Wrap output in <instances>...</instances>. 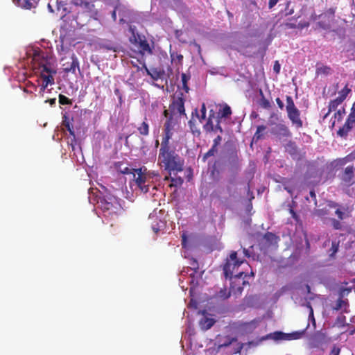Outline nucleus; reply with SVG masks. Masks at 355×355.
Returning <instances> with one entry per match:
<instances>
[{
	"label": "nucleus",
	"instance_id": "35",
	"mask_svg": "<svg viewBox=\"0 0 355 355\" xmlns=\"http://www.w3.org/2000/svg\"><path fill=\"white\" fill-rule=\"evenodd\" d=\"M17 4L25 9H31L33 7L32 0H17Z\"/></svg>",
	"mask_w": 355,
	"mask_h": 355
},
{
	"label": "nucleus",
	"instance_id": "20",
	"mask_svg": "<svg viewBox=\"0 0 355 355\" xmlns=\"http://www.w3.org/2000/svg\"><path fill=\"white\" fill-rule=\"evenodd\" d=\"M237 341L236 337H231L230 336H227L224 337L223 339H220L218 340V348L226 347L230 346L232 343Z\"/></svg>",
	"mask_w": 355,
	"mask_h": 355
},
{
	"label": "nucleus",
	"instance_id": "14",
	"mask_svg": "<svg viewBox=\"0 0 355 355\" xmlns=\"http://www.w3.org/2000/svg\"><path fill=\"white\" fill-rule=\"evenodd\" d=\"M62 65L64 67L63 70L66 73L71 72L75 74L76 68L79 69V62L74 54L70 58V61L63 63Z\"/></svg>",
	"mask_w": 355,
	"mask_h": 355
},
{
	"label": "nucleus",
	"instance_id": "61",
	"mask_svg": "<svg viewBox=\"0 0 355 355\" xmlns=\"http://www.w3.org/2000/svg\"><path fill=\"white\" fill-rule=\"evenodd\" d=\"M285 26L287 28H297V24H295L294 23H286L285 24Z\"/></svg>",
	"mask_w": 355,
	"mask_h": 355
},
{
	"label": "nucleus",
	"instance_id": "37",
	"mask_svg": "<svg viewBox=\"0 0 355 355\" xmlns=\"http://www.w3.org/2000/svg\"><path fill=\"white\" fill-rule=\"evenodd\" d=\"M141 64H142V67L146 69V71L147 73H148V75H150V76L152 77V78H153V79H154V80H157V79L160 77V76H159V72H158V71H156V70H155V71H153V73H151L150 72V71L148 70V69L147 68V67H146V64H145V62H141Z\"/></svg>",
	"mask_w": 355,
	"mask_h": 355
},
{
	"label": "nucleus",
	"instance_id": "38",
	"mask_svg": "<svg viewBox=\"0 0 355 355\" xmlns=\"http://www.w3.org/2000/svg\"><path fill=\"white\" fill-rule=\"evenodd\" d=\"M345 114V109L344 107L338 110L337 112L334 113V118L337 119L338 122L343 120L344 115Z\"/></svg>",
	"mask_w": 355,
	"mask_h": 355
},
{
	"label": "nucleus",
	"instance_id": "24",
	"mask_svg": "<svg viewBox=\"0 0 355 355\" xmlns=\"http://www.w3.org/2000/svg\"><path fill=\"white\" fill-rule=\"evenodd\" d=\"M72 2L73 5L87 10H91V8L94 7V5L88 0H73Z\"/></svg>",
	"mask_w": 355,
	"mask_h": 355
},
{
	"label": "nucleus",
	"instance_id": "40",
	"mask_svg": "<svg viewBox=\"0 0 355 355\" xmlns=\"http://www.w3.org/2000/svg\"><path fill=\"white\" fill-rule=\"evenodd\" d=\"M315 214L317 216L322 218L329 214V211L326 208L318 209L315 211Z\"/></svg>",
	"mask_w": 355,
	"mask_h": 355
},
{
	"label": "nucleus",
	"instance_id": "42",
	"mask_svg": "<svg viewBox=\"0 0 355 355\" xmlns=\"http://www.w3.org/2000/svg\"><path fill=\"white\" fill-rule=\"evenodd\" d=\"M59 103L61 105H71L72 101L68 97L64 95L60 94L59 95Z\"/></svg>",
	"mask_w": 355,
	"mask_h": 355
},
{
	"label": "nucleus",
	"instance_id": "3",
	"mask_svg": "<svg viewBox=\"0 0 355 355\" xmlns=\"http://www.w3.org/2000/svg\"><path fill=\"white\" fill-rule=\"evenodd\" d=\"M245 261L237 257V252L233 251L227 259L226 263L223 266V272L226 278H232L234 274L236 278H240L243 272H238L239 267Z\"/></svg>",
	"mask_w": 355,
	"mask_h": 355
},
{
	"label": "nucleus",
	"instance_id": "17",
	"mask_svg": "<svg viewBox=\"0 0 355 355\" xmlns=\"http://www.w3.org/2000/svg\"><path fill=\"white\" fill-rule=\"evenodd\" d=\"M285 150L293 159L299 155L298 148L295 141H288L285 145Z\"/></svg>",
	"mask_w": 355,
	"mask_h": 355
},
{
	"label": "nucleus",
	"instance_id": "55",
	"mask_svg": "<svg viewBox=\"0 0 355 355\" xmlns=\"http://www.w3.org/2000/svg\"><path fill=\"white\" fill-rule=\"evenodd\" d=\"M280 68H281V66H280V64L279 63V62L277 60L275 61L274 63V65H273V71L276 73H279L280 71Z\"/></svg>",
	"mask_w": 355,
	"mask_h": 355
},
{
	"label": "nucleus",
	"instance_id": "7",
	"mask_svg": "<svg viewBox=\"0 0 355 355\" xmlns=\"http://www.w3.org/2000/svg\"><path fill=\"white\" fill-rule=\"evenodd\" d=\"M185 99L182 92H176L173 96L171 103L169 105L168 112L174 116L178 114L186 115L184 108Z\"/></svg>",
	"mask_w": 355,
	"mask_h": 355
},
{
	"label": "nucleus",
	"instance_id": "32",
	"mask_svg": "<svg viewBox=\"0 0 355 355\" xmlns=\"http://www.w3.org/2000/svg\"><path fill=\"white\" fill-rule=\"evenodd\" d=\"M260 95L261 98L260 99L259 105L264 109L270 108L271 104L270 101L264 97L263 92L261 90H260Z\"/></svg>",
	"mask_w": 355,
	"mask_h": 355
},
{
	"label": "nucleus",
	"instance_id": "53",
	"mask_svg": "<svg viewBox=\"0 0 355 355\" xmlns=\"http://www.w3.org/2000/svg\"><path fill=\"white\" fill-rule=\"evenodd\" d=\"M348 118L355 120V102L352 104Z\"/></svg>",
	"mask_w": 355,
	"mask_h": 355
},
{
	"label": "nucleus",
	"instance_id": "23",
	"mask_svg": "<svg viewBox=\"0 0 355 355\" xmlns=\"http://www.w3.org/2000/svg\"><path fill=\"white\" fill-rule=\"evenodd\" d=\"M165 180H170L171 184L170 187H178L182 186V184L184 182V180L181 177H171V176H166L164 178Z\"/></svg>",
	"mask_w": 355,
	"mask_h": 355
},
{
	"label": "nucleus",
	"instance_id": "6",
	"mask_svg": "<svg viewBox=\"0 0 355 355\" xmlns=\"http://www.w3.org/2000/svg\"><path fill=\"white\" fill-rule=\"evenodd\" d=\"M164 116L166 118L164 124V134L162 135V141H170L173 135V130L178 123V119L175 116L169 114L168 110H164Z\"/></svg>",
	"mask_w": 355,
	"mask_h": 355
},
{
	"label": "nucleus",
	"instance_id": "12",
	"mask_svg": "<svg viewBox=\"0 0 355 355\" xmlns=\"http://www.w3.org/2000/svg\"><path fill=\"white\" fill-rule=\"evenodd\" d=\"M354 171L355 168L354 166H347L343 171L341 180L347 186H351L354 183L353 179L354 178Z\"/></svg>",
	"mask_w": 355,
	"mask_h": 355
},
{
	"label": "nucleus",
	"instance_id": "52",
	"mask_svg": "<svg viewBox=\"0 0 355 355\" xmlns=\"http://www.w3.org/2000/svg\"><path fill=\"white\" fill-rule=\"evenodd\" d=\"M340 348L336 345H334L331 349L329 355H340Z\"/></svg>",
	"mask_w": 355,
	"mask_h": 355
},
{
	"label": "nucleus",
	"instance_id": "9",
	"mask_svg": "<svg viewBox=\"0 0 355 355\" xmlns=\"http://www.w3.org/2000/svg\"><path fill=\"white\" fill-rule=\"evenodd\" d=\"M40 68L41 77L44 80L42 88L44 89L48 86V85L54 84V78L53 77V74H55L56 71L52 70L49 64H47L41 65Z\"/></svg>",
	"mask_w": 355,
	"mask_h": 355
},
{
	"label": "nucleus",
	"instance_id": "51",
	"mask_svg": "<svg viewBox=\"0 0 355 355\" xmlns=\"http://www.w3.org/2000/svg\"><path fill=\"white\" fill-rule=\"evenodd\" d=\"M286 337V335L282 332H275L274 333L273 338L275 340H284Z\"/></svg>",
	"mask_w": 355,
	"mask_h": 355
},
{
	"label": "nucleus",
	"instance_id": "45",
	"mask_svg": "<svg viewBox=\"0 0 355 355\" xmlns=\"http://www.w3.org/2000/svg\"><path fill=\"white\" fill-rule=\"evenodd\" d=\"M171 57L173 61H178L179 64H181L183 60V55L181 54H178L174 52L171 53Z\"/></svg>",
	"mask_w": 355,
	"mask_h": 355
},
{
	"label": "nucleus",
	"instance_id": "21",
	"mask_svg": "<svg viewBox=\"0 0 355 355\" xmlns=\"http://www.w3.org/2000/svg\"><path fill=\"white\" fill-rule=\"evenodd\" d=\"M347 211L348 207L341 205L335 210V214L337 216L338 220H343L349 217Z\"/></svg>",
	"mask_w": 355,
	"mask_h": 355
},
{
	"label": "nucleus",
	"instance_id": "31",
	"mask_svg": "<svg viewBox=\"0 0 355 355\" xmlns=\"http://www.w3.org/2000/svg\"><path fill=\"white\" fill-rule=\"evenodd\" d=\"M266 129V126L263 125H259L257 131L254 135L253 139L258 141L263 137V132Z\"/></svg>",
	"mask_w": 355,
	"mask_h": 355
},
{
	"label": "nucleus",
	"instance_id": "29",
	"mask_svg": "<svg viewBox=\"0 0 355 355\" xmlns=\"http://www.w3.org/2000/svg\"><path fill=\"white\" fill-rule=\"evenodd\" d=\"M190 75H187L184 73L181 74L182 83V89L185 91L186 93H188L189 91V87L188 86V81L190 80Z\"/></svg>",
	"mask_w": 355,
	"mask_h": 355
},
{
	"label": "nucleus",
	"instance_id": "16",
	"mask_svg": "<svg viewBox=\"0 0 355 355\" xmlns=\"http://www.w3.org/2000/svg\"><path fill=\"white\" fill-rule=\"evenodd\" d=\"M322 19L318 22V26L324 30H329L331 28V24L334 20V15H320Z\"/></svg>",
	"mask_w": 355,
	"mask_h": 355
},
{
	"label": "nucleus",
	"instance_id": "48",
	"mask_svg": "<svg viewBox=\"0 0 355 355\" xmlns=\"http://www.w3.org/2000/svg\"><path fill=\"white\" fill-rule=\"evenodd\" d=\"M188 123H189V128L193 133L195 134L197 132V133L200 134V130L197 128L194 121L191 119L190 121H189Z\"/></svg>",
	"mask_w": 355,
	"mask_h": 355
},
{
	"label": "nucleus",
	"instance_id": "46",
	"mask_svg": "<svg viewBox=\"0 0 355 355\" xmlns=\"http://www.w3.org/2000/svg\"><path fill=\"white\" fill-rule=\"evenodd\" d=\"M339 242L334 241L331 243L330 251L331 252V256H334L338 250Z\"/></svg>",
	"mask_w": 355,
	"mask_h": 355
},
{
	"label": "nucleus",
	"instance_id": "57",
	"mask_svg": "<svg viewBox=\"0 0 355 355\" xmlns=\"http://www.w3.org/2000/svg\"><path fill=\"white\" fill-rule=\"evenodd\" d=\"M328 206L330 207V208H334V209H337L339 207H340L341 205L338 204L337 202H334V201H329L328 202Z\"/></svg>",
	"mask_w": 355,
	"mask_h": 355
},
{
	"label": "nucleus",
	"instance_id": "47",
	"mask_svg": "<svg viewBox=\"0 0 355 355\" xmlns=\"http://www.w3.org/2000/svg\"><path fill=\"white\" fill-rule=\"evenodd\" d=\"M344 304H346V302L342 299V297H340L336 304V306L333 308L334 310L338 311L341 309Z\"/></svg>",
	"mask_w": 355,
	"mask_h": 355
},
{
	"label": "nucleus",
	"instance_id": "1",
	"mask_svg": "<svg viewBox=\"0 0 355 355\" xmlns=\"http://www.w3.org/2000/svg\"><path fill=\"white\" fill-rule=\"evenodd\" d=\"M157 164L171 175V172L182 171L184 161L171 146L170 141H161Z\"/></svg>",
	"mask_w": 355,
	"mask_h": 355
},
{
	"label": "nucleus",
	"instance_id": "5",
	"mask_svg": "<svg viewBox=\"0 0 355 355\" xmlns=\"http://www.w3.org/2000/svg\"><path fill=\"white\" fill-rule=\"evenodd\" d=\"M330 343V338L321 331L315 332L311 337L309 346L310 349L324 352Z\"/></svg>",
	"mask_w": 355,
	"mask_h": 355
},
{
	"label": "nucleus",
	"instance_id": "18",
	"mask_svg": "<svg viewBox=\"0 0 355 355\" xmlns=\"http://www.w3.org/2000/svg\"><path fill=\"white\" fill-rule=\"evenodd\" d=\"M216 322V320L212 318L205 316L199 321V325L202 330L207 331Z\"/></svg>",
	"mask_w": 355,
	"mask_h": 355
},
{
	"label": "nucleus",
	"instance_id": "49",
	"mask_svg": "<svg viewBox=\"0 0 355 355\" xmlns=\"http://www.w3.org/2000/svg\"><path fill=\"white\" fill-rule=\"evenodd\" d=\"M308 307L310 309L309 315V318L311 320L313 327H315V318H314V315H313V310L312 306H311V304L309 303L308 304Z\"/></svg>",
	"mask_w": 355,
	"mask_h": 355
},
{
	"label": "nucleus",
	"instance_id": "62",
	"mask_svg": "<svg viewBox=\"0 0 355 355\" xmlns=\"http://www.w3.org/2000/svg\"><path fill=\"white\" fill-rule=\"evenodd\" d=\"M219 130L220 132H223V129L220 125V120H217V124L214 126V130Z\"/></svg>",
	"mask_w": 355,
	"mask_h": 355
},
{
	"label": "nucleus",
	"instance_id": "41",
	"mask_svg": "<svg viewBox=\"0 0 355 355\" xmlns=\"http://www.w3.org/2000/svg\"><path fill=\"white\" fill-rule=\"evenodd\" d=\"M196 115L198 117L199 120H200V122L202 123V120H205V118H206V112H207V110H206V106H205V103H202V106H201V109H200V112H201V116H199L198 114V112H197V110H196Z\"/></svg>",
	"mask_w": 355,
	"mask_h": 355
},
{
	"label": "nucleus",
	"instance_id": "15",
	"mask_svg": "<svg viewBox=\"0 0 355 355\" xmlns=\"http://www.w3.org/2000/svg\"><path fill=\"white\" fill-rule=\"evenodd\" d=\"M264 243L266 246H273L277 245L278 242L279 241V237L277 236L274 233L268 232L263 236Z\"/></svg>",
	"mask_w": 355,
	"mask_h": 355
},
{
	"label": "nucleus",
	"instance_id": "11",
	"mask_svg": "<svg viewBox=\"0 0 355 355\" xmlns=\"http://www.w3.org/2000/svg\"><path fill=\"white\" fill-rule=\"evenodd\" d=\"M271 133L280 138H291L292 137V132L289 128L284 123L275 124V126L271 130Z\"/></svg>",
	"mask_w": 355,
	"mask_h": 355
},
{
	"label": "nucleus",
	"instance_id": "60",
	"mask_svg": "<svg viewBox=\"0 0 355 355\" xmlns=\"http://www.w3.org/2000/svg\"><path fill=\"white\" fill-rule=\"evenodd\" d=\"M276 103L278 105V107L282 110L284 107V105L283 103V102L282 101V100L279 98H276Z\"/></svg>",
	"mask_w": 355,
	"mask_h": 355
},
{
	"label": "nucleus",
	"instance_id": "10",
	"mask_svg": "<svg viewBox=\"0 0 355 355\" xmlns=\"http://www.w3.org/2000/svg\"><path fill=\"white\" fill-rule=\"evenodd\" d=\"M135 44L139 47V53L142 55H152L153 53V49L150 46L148 42L144 36L142 38L139 35L138 39L135 37Z\"/></svg>",
	"mask_w": 355,
	"mask_h": 355
},
{
	"label": "nucleus",
	"instance_id": "56",
	"mask_svg": "<svg viewBox=\"0 0 355 355\" xmlns=\"http://www.w3.org/2000/svg\"><path fill=\"white\" fill-rule=\"evenodd\" d=\"M221 141H222V137L220 135H218L213 141V144H214L215 146H218L220 143H221Z\"/></svg>",
	"mask_w": 355,
	"mask_h": 355
},
{
	"label": "nucleus",
	"instance_id": "22",
	"mask_svg": "<svg viewBox=\"0 0 355 355\" xmlns=\"http://www.w3.org/2000/svg\"><path fill=\"white\" fill-rule=\"evenodd\" d=\"M215 117V114L213 110L210 111L209 117L206 123L204 125V129L206 132L214 131V125L213 124L212 118Z\"/></svg>",
	"mask_w": 355,
	"mask_h": 355
},
{
	"label": "nucleus",
	"instance_id": "50",
	"mask_svg": "<svg viewBox=\"0 0 355 355\" xmlns=\"http://www.w3.org/2000/svg\"><path fill=\"white\" fill-rule=\"evenodd\" d=\"M229 162L230 164H232V165L234 166H238L239 165V158H238V156L236 155H234L232 156H231L230 158H229Z\"/></svg>",
	"mask_w": 355,
	"mask_h": 355
},
{
	"label": "nucleus",
	"instance_id": "34",
	"mask_svg": "<svg viewBox=\"0 0 355 355\" xmlns=\"http://www.w3.org/2000/svg\"><path fill=\"white\" fill-rule=\"evenodd\" d=\"M351 92V89L348 87V85L347 84L345 87L338 92V98L341 99V101H344L348 94Z\"/></svg>",
	"mask_w": 355,
	"mask_h": 355
},
{
	"label": "nucleus",
	"instance_id": "44",
	"mask_svg": "<svg viewBox=\"0 0 355 355\" xmlns=\"http://www.w3.org/2000/svg\"><path fill=\"white\" fill-rule=\"evenodd\" d=\"M230 290H231L232 294L233 295H235L236 297H237V296L241 295L243 288L241 286H238L237 288H235L234 286H231Z\"/></svg>",
	"mask_w": 355,
	"mask_h": 355
},
{
	"label": "nucleus",
	"instance_id": "2",
	"mask_svg": "<svg viewBox=\"0 0 355 355\" xmlns=\"http://www.w3.org/2000/svg\"><path fill=\"white\" fill-rule=\"evenodd\" d=\"M96 198L97 207L101 210L104 217L114 219L122 211L120 200L114 196L100 192Z\"/></svg>",
	"mask_w": 355,
	"mask_h": 355
},
{
	"label": "nucleus",
	"instance_id": "28",
	"mask_svg": "<svg viewBox=\"0 0 355 355\" xmlns=\"http://www.w3.org/2000/svg\"><path fill=\"white\" fill-rule=\"evenodd\" d=\"M218 152V146L214 144L202 157V162H205L208 157L214 156Z\"/></svg>",
	"mask_w": 355,
	"mask_h": 355
},
{
	"label": "nucleus",
	"instance_id": "43",
	"mask_svg": "<svg viewBox=\"0 0 355 355\" xmlns=\"http://www.w3.org/2000/svg\"><path fill=\"white\" fill-rule=\"evenodd\" d=\"M63 124L65 126V128H67V130L69 131V135L73 137H75V132H74L73 126L70 123V122L69 121H67L66 119H64L63 121Z\"/></svg>",
	"mask_w": 355,
	"mask_h": 355
},
{
	"label": "nucleus",
	"instance_id": "19",
	"mask_svg": "<svg viewBox=\"0 0 355 355\" xmlns=\"http://www.w3.org/2000/svg\"><path fill=\"white\" fill-rule=\"evenodd\" d=\"M343 101H341L340 98H339L338 97H337L336 98L334 99V100H331L329 101V105H328V111L327 112L324 114V119H326L329 115V114L332 112V111H334L337 109V107L343 103Z\"/></svg>",
	"mask_w": 355,
	"mask_h": 355
},
{
	"label": "nucleus",
	"instance_id": "13",
	"mask_svg": "<svg viewBox=\"0 0 355 355\" xmlns=\"http://www.w3.org/2000/svg\"><path fill=\"white\" fill-rule=\"evenodd\" d=\"M355 127V120H352L349 118H347V120L344 125L338 130V136L343 138H346L348 133Z\"/></svg>",
	"mask_w": 355,
	"mask_h": 355
},
{
	"label": "nucleus",
	"instance_id": "8",
	"mask_svg": "<svg viewBox=\"0 0 355 355\" xmlns=\"http://www.w3.org/2000/svg\"><path fill=\"white\" fill-rule=\"evenodd\" d=\"M146 168H139L133 169V178L136 184L144 193H147L149 191L148 185H146Z\"/></svg>",
	"mask_w": 355,
	"mask_h": 355
},
{
	"label": "nucleus",
	"instance_id": "26",
	"mask_svg": "<svg viewBox=\"0 0 355 355\" xmlns=\"http://www.w3.org/2000/svg\"><path fill=\"white\" fill-rule=\"evenodd\" d=\"M232 295L231 290L229 291L227 290L226 288H221L216 295V297L218 299L225 300L228 299L230 295Z\"/></svg>",
	"mask_w": 355,
	"mask_h": 355
},
{
	"label": "nucleus",
	"instance_id": "64",
	"mask_svg": "<svg viewBox=\"0 0 355 355\" xmlns=\"http://www.w3.org/2000/svg\"><path fill=\"white\" fill-rule=\"evenodd\" d=\"M186 242H187V236L185 234H183L182 236V245L183 247H184Z\"/></svg>",
	"mask_w": 355,
	"mask_h": 355
},
{
	"label": "nucleus",
	"instance_id": "36",
	"mask_svg": "<svg viewBox=\"0 0 355 355\" xmlns=\"http://www.w3.org/2000/svg\"><path fill=\"white\" fill-rule=\"evenodd\" d=\"M220 114V118H227L232 114V110L229 105H225L221 112L219 113Z\"/></svg>",
	"mask_w": 355,
	"mask_h": 355
},
{
	"label": "nucleus",
	"instance_id": "63",
	"mask_svg": "<svg viewBox=\"0 0 355 355\" xmlns=\"http://www.w3.org/2000/svg\"><path fill=\"white\" fill-rule=\"evenodd\" d=\"M246 190L248 192V195H251V198H254V196H252V192L250 191V182L247 184Z\"/></svg>",
	"mask_w": 355,
	"mask_h": 355
},
{
	"label": "nucleus",
	"instance_id": "58",
	"mask_svg": "<svg viewBox=\"0 0 355 355\" xmlns=\"http://www.w3.org/2000/svg\"><path fill=\"white\" fill-rule=\"evenodd\" d=\"M279 1V0H269L268 8L269 9L272 8Z\"/></svg>",
	"mask_w": 355,
	"mask_h": 355
},
{
	"label": "nucleus",
	"instance_id": "4",
	"mask_svg": "<svg viewBox=\"0 0 355 355\" xmlns=\"http://www.w3.org/2000/svg\"><path fill=\"white\" fill-rule=\"evenodd\" d=\"M286 110L289 120L293 125L296 128H301L303 126V121L300 117V111L295 106L293 98L291 96L286 97Z\"/></svg>",
	"mask_w": 355,
	"mask_h": 355
},
{
	"label": "nucleus",
	"instance_id": "59",
	"mask_svg": "<svg viewBox=\"0 0 355 355\" xmlns=\"http://www.w3.org/2000/svg\"><path fill=\"white\" fill-rule=\"evenodd\" d=\"M355 159V153H351V154H349L348 155H347L345 157V159H346L347 161L349 162V161H352L353 159Z\"/></svg>",
	"mask_w": 355,
	"mask_h": 355
},
{
	"label": "nucleus",
	"instance_id": "39",
	"mask_svg": "<svg viewBox=\"0 0 355 355\" xmlns=\"http://www.w3.org/2000/svg\"><path fill=\"white\" fill-rule=\"evenodd\" d=\"M331 68L327 66L318 67L316 69L317 74H328L330 73Z\"/></svg>",
	"mask_w": 355,
	"mask_h": 355
},
{
	"label": "nucleus",
	"instance_id": "33",
	"mask_svg": "<svg viewBox=\"0 0 355 355\" xmlns=\"http://www.w3.org/2000/svg\"><path fill=\"white\" fill-rule=\"evenodd\" d=\"M329 221L331 222V225L334 230H340L343 229V223L340 222V220L336 219L334 218H330Z\"/></svg>",
	"mask_w": 355,
	"mask_h": 355
},
{
	"label": "nucleus",
	"instance_id": "30",
	"mask_svg": "<svg viewBox=\"0 0 355 355\" xmlns=\"http://www.w3.org/2000/svg\"><path fill=\"white\" fill-rule=\"evenodd\" d=\"M123 164L121 162H117L116 164V167L121 173L122 174H133V169H130L128 166L122 167Z\"/></svg>",
	"mask_w": 355,
	"mask_h": 355
},
{
	"label": "nucleus",
	"instance_id": "27",
	"mask_svg": "<svg viewBox=\"0 0 355 355\" xmlns=\"http://www.w3.org/2000/svg\"><path fill=\"white\" fill-rule=\"evenodd\" d=\"M155 224L152 225V229L156 234L163 231L165 228V223L162 220H157Z\"/></svg>",
	"mask_w": 355,
	"mask_h": 355
},
{
	"label": "nucleus",
	"instance_id": "25",
	"mask_svg": "<svg viewBox=\"0 0 355 355\" xmlns=\"http://www.w3.org/2000/svg\"><path fill=\"white\" fill-rule=\"evenodd\" d=\"M146 120L147 119L145 118V121L137 128L139 134L142 136H148L149 134V125L146 121Z\"/></svg>",
	"mask_w": 355,
	"mask_h": 355
},
{
	"label": "nucleus",
	"instance_id": "54",
	"mask_svg": "<svg viewBox=\"0 0 355 355\" xmlns=\"http://www.w3.org/2000/svg\"><path fill=\"white\" fill-rule=\"evenodd\" d=\"M310 25L309 21H300L297 26V28L303 29L304 28L309 27Z\"/></svg>",
	"mask_w": 355,
	"mask_h": 355
}]
</instances>
